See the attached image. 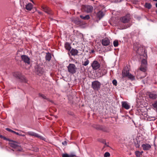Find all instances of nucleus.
Here are the masks:
<instances>
[{"mask_svg":"<svg viewBox=\"0 0 157 157\" xmlns=\"http://www.w3.org/2000/svg\"><path fill=\"white\" fill-rule=\"evenodd\" d=\"M134 48L136 51L137 53L140 55V59H142L140 70L143 72H145L147 69V63L146 60L147 58V54L145 53L144 49L139 47L138 45L137 47L136 45L135 46V45H134Z\"/></svg>","mask_w":157,"mask_h":157,"instance_id":"obj_1","label":"nucleus"},{"mask_svg":"<svg viewBox=\"0 0 157 157\" xmlns=\"http://www.w3.org/2000/svg\"><path fill=\"white\" fill-rule=\"evenodd\" d=\"M9 144L10 146L13 148H16L17 151H22L23 150L19 146V144L16 142L11 140Z\"/></svg>","mask_w":157,"mask_h":157,"instance_id":"obj_2","label":"nucleus"},{"mask_svg":"<svg viewBox=\"0 0 157 157\" xmlns=\"http://www.w3.org/2000/svg\"><path fill=\"white\" fill-rule=\"evenodd\" d=\"M35 71L36 73L39 75H41L45 72L43 65H37L36 67Z\"/></svg>","mask_w":157,"mask_h":157,"instance_id":"obj_3","label":"nucleus"},{"mask_svg":"<svg viewBox=\"0 0 157 157\" xmlns=\"http://www.w3.org/2000/svg\"><path fill=\"white\" fill-rule=\"evenodd\" d=\"M68 72L72 74H74L76 72L77 68L74 64L70 63L67 67Z\"/></svg>","mask_w":157,"mask_h":157,"instance_id":"obj_4","label":"nucleus"},{"mask_svg":"<svg viewBox=\"0 0 157 157\" xmlns=\"http://www.w3.org/2000/svg\"><path fill=\"white\" fill-rule=\"evenodd\" d=\"M101 84L98 81H94L92 83V87L93 90L96 91L99 90L100 88Z\"/></svg>","mask_w":157,"mask_h":157,"instance_id":"obj_5","label":"nucleus"},{"mask_svg":"<svg viewBox=\"0 0 157 157\" xmlns=\"http://www.w3.org/2000/svg\"><path fill=\"white\" fill-rule=\"evenodd\" d=\"M130 19V15L129 14H127L125 16L121 17L120 20L123 23H128Z\"/></svg>","mask_w":157,"mask_h":157,"instance_id":"obj_6","label":"nucleus"},{"mask_svg":"<svg viewBox=\"0 0 157 157\" xmlns=\"http://www.w3.org/2000/svg\"><path fill=\"white\" fill-rule=\"evenodd\" d=\"M91 66L92 69L94 70H96L98 69L100 67V63L97 60H94L91 64Z\"/></svg>","mask_w":157,"mask_h":157,"instance_id":"obj_7","label":"nucleus"},{"mask_svg":"<svg viewBox=\"0 0 157 157\" xmlns=\"http://www.w3.org/2000/svg\"><path fill=\"white\" fill-rule=\"evenodd\" d=\"M21 58L22 60L25 63L29 64L30 63V58L27 56L23 55L21 56Z\"/></svg>","mask_w":157,"mask_h":157,"instance_id":"obj_8","label":"nucleus"},{"mask_svg":"<svg viewBox=\"0 0 157 157\" xmlns=\"http://www.w3.org/2000/svg\"><path fill=\"white\" fill-rule=\"evenodd\" d=\"M147 94L150 99H155L157 98V94L154 92H147Z\"/></svg>","mask_w":157,"mask_h":157,"instance_id":"obj_9","label":"nucleus"},{"mask_svg":"<svg viewBox=\"0 0 157 157\" xmlns=\"http://www.w3.org/2000/svg\"><path fill=\"white\" fill-rule=\"evenodd\" d=\"M27 135H29L30 136H34L35 137L43 139V137L40 136L39 134L33 132H28L26 133Z\"/></svg>","mask_w":157,"mask_h":157,"instance_id":"obj_10","label":"nucleus"},{"mask_svg":"<svg viewBox=\"0 0 157 157\" xmlns=\"http://www.w3.org/2000/svg\"><path fill=\"white\" fill-rule=\"evenodd\" d=\"M129 73V69L128 67L127 66L125 67L122 72L123 77H124L127 76Z\"/></svg>","mask_w":157,"mask_h":157,"instance_id":"obj_11","label":"nucleus"},{"mask_svg":"<svg viewBox=\"0 0 157 157\" xmlns=\"http://www.w3.org/2000/svg\"><path fill=\"white\" fill-rule=\"evenodd\" d=\"M122 107L126 109H129L130 107V105L129 103L126 101H123L121 102Z\"/></svg>","mask_w":157,"mask_h":157,"instance_id":"obj_12","label":"nucleus"},{"mask_svg":"<svg viewBox=\"0 0 157 157\" xmlns=\"http://www.w3.org/2000/svg\"><path fill=\"white\" fill-rule=\"evenodd\" d=\"M141 146L144 151L149 150L151 147V145L147 143L142 144Z\"/></svg>","mask_w":157,"mask_h":157,"instance_id":"obj_13","label":"nucleus"},{"mask_svg":"<svg viewBox=\"0 0 157 157\" xmlns=\"http://www.w3.org/2000/svg\"><path fill=\"white\" fill-rule=\"evenodd\" d=\"M110 40L107 38H105L102 40V44L103 45L106 46L109 45L110 44Z\"/></svg>","mask_w":157,"mask_h":157,"instance_id":"obj_14","label":"nucleus"},{"mask_svg":"<svg viewBox=\"0 0 157 157\" xmlns=\"http://www.w3.org/2000/svg\"><path fill=\"white\" fill-rule=\"evenodd\" d=\"M93 10V7L91 6L88 5L85 6V10L87 13L92 12Z\"/></svg>","mask_w":157,"mask_h":157,"instance_id":"obj_15","label":"nucleus"},{"mask_svg":"<svg viewBox=\"0 0 157 157\" xmlns=\"http://www.w3.org/2000/svg\"><path fill=\"white\" fill-rule=\"evenodd\" d=\"M104 15V14L103 12L101 11H99L96 14V16L100 20L102 18Z\"/></svg>","mask_w":157,"mask_h":157,"instance_id":"obj_16","label":"nucleus"},{"mask_svg":"<svg viewBox=\"0 0 157 157\" xmlns=\"http://www.w3.org/2000/svg\"><path fill=\"white\" fill-rule=\"evenodd\" d=\"M71 20L72 22L76 24H78L81 22L80 21L78 18H71Z\"/></svg>","mask_w":157,"mask_h":157,"instance_id":"obj_17","label":"nucleus"},{"mask_svg":"<svg viewBox=\"0 0 157 157\" xmlns=\"http://www.w3.org/2000/svg\"><path fill=\"white\" fill-rule=\"evenodd\" d=\"M70 53H71V55L75 56L77 55L78 52L77 49L72 48L71 49L70 52Z\"/></svg>","mask_w":157,"mask_h":157,"instance_id":"obj_18","label":"nucleus"},{"mask_svg":"<svg viewBox=\"0 0 157 157\" xmlns=\"http://www.w3.org/2000/svg\"><path fill=\"white\" fill-rule=\"evenodd\" d=\"M6 129L8 131L13 132V133L19 136H25V135L24 134L22 135V134H20L18 132H15L14 131H13L11 129H10V128H6Z\"/></svg>","mask_w":157,"mask_h":157,"instance_id":"obj_19","label":"nucleus"},{"mask_svg":"<svg viewBox=\"0 0 157 157\" xmlns=\"http://www.w3.org/2000/svg\"><path fill=\"white\" fill-rule=\"evenodd\" d=\"M33 5L30 3H29L25 5L26 9L28 10H31L33 8Z\"/></svg>","mask_w":157,"mask_h":157,"instance_id":"obj_20","label":"nucleus"},{"mask_svg":"<svg viewBox=\"0 0 157 157\" xmlns=\"http://www.w3.org/2000/svg\"><path fill=\"white\" fill-rule=\"evenodd\" d=\"M64 47L65 49L68 51H70L71 48L70 44L68 42H66L65 44Z\"/></svg>","mask_w":157,"mask_h":157,"instance_id":"obj_21","label":"nucleus"},{"mask_svg":"<svg viewBox=\"0 0 157 157\" xmlns=\"http://www.w3.org/2000/svg\"><path fill=\"white\" fill-rule=\"evenodd\" d=\"M13 76L17 78H20L21 76V73L19 72H16L13 73Z\"/></svg>","mask_w":157,"mask_h":157,"instance_id":"obj_22","label":"nucleus"},{"mask_svg":"<svg viewBox=\"0 0 157 157\" xmlns=\"http://www.w3.org/2000/svg\"><path fill=\"white\" fill-rule=\"evenodd\" d=\"M43 9L46 13H47L48 14H50V9L47 6H44L43 7Z\"/></svg>","mask_w":157,"mask_h":157,"instance_id":"obj_23","label":"nucleus"},{"mask_svg":"<svg viewBox=\"0 0 157 157\" xmlns=\"http://www.w3.org/2000/svg\"><path fill=\"white\" fill-rule=\"evenodd\" d=\"M80 17L82 19L84 20H88L90 18V16L88 15H86L84 16L82 15H80Z\"/></svg>","mask_w":157,"mask_h":157,"instance_id":"obj_24","label":"nucleus"},{"mask_svg":"<svg viewBox=\"0 0 157 157\" xmlns=\"http://www.w3.org/2000/svg\"><path fill=\"white\" fill-rule=\"evenodd\" d=\"M51 58V54L49 53H47L45 56L46 59L49 61L50 60Z\"/></svg>","mask_w":157,"mask_h":157,"instance_id":"obj_25","label":"nucleus"},{"mask_svg":"<svg viewBox=\"0 0 157 157\" xmlns=\"http://www.w3.org/2000/svg\"><path fill=\"white\" fill-rule=\"evenodd\" d=\"M127 77H128L129 79L132 80H134L135 79L134 76L130 73Z\"/></svg>","mask_w":157,"mask_h":157,"instance_id":"obj_26","label":"nucleus"},{"mask_svg":"<svg viewBox=\"0 0 157 157\" xmlns=\"http://www.w3.org/2000/svg\"><path fill=\"white\" fill-rule=\"evenodd\" d=\"M101 75H104L107 73V70L106 68H103L101 69Z\"/></svg>","mask_w":157,"mask_h":157,"instance_id":"obj_27","label":"nucleus"},{"mask_svg":"<svg viewBox=\"0 0 157 157\" xmlns=\"http://www.w3.org/2000/svg\"><path fill=\"white\" fill-rule=\"evenodd\" d=\"M144 7L145 8H146L148 9H149L151 8V5L150 3H145V4L144 5Z\"/></svg>","mask_w":157,"mask_h":157,"instance_id":"obj_28","label":"nucleus"},{"mask_svg":"<svg viewBox=\"0 0 157 157\" xmlns=\"http://www.w3.org/2000/svg\"><path fill=\"white\" fill-rule=\"evenodd\" d=\"M89 63V60L87 59H86V60L84 62H82V64L84 66H86Z\"/></svg>","mask_w":157,"mask_h":157,"instance_id":"obj_29","label":"nucleus"},{"mask_svg":"<svg viewBox=\"0 0 157 157\" xmlns=\"http://www.w3.org/2000/svg\"><path fill=\"white\" fill-rule=\"evenodd\" d=\"M113 45L114 47H116L118 45V42L117 40H115L113 41Z\"/></svg>","mask_w":157,"mask_h":157,"instance_id":"obj_30","label":"nucleus"},{"mask_svg":"<svg viewBox=\"0 0 157 157\" xmlns=\"http://www.w3.org/2000/svg\"><path fill=\"white\" fill-rule=\"evenodd\" d=\"M110 2H113L117 3L120 2L123 0H109Z\"/></svg>","mask_w":157,"mask_h":157,"instance_id":"obj_31","label":"nucleus"},{"mask_svg":"<svg viewBox=\"0 0 157 157\" xmlns=\"http://www.w3.org/2000/svg\"><path fill=\"white\" fill-rule=\"evenodd\" d=\"M130 26V24H128L126 25H124V26L122 27L121 29H127V28L129 27Z\"/></svg>","mask_w":157,"mask_h":157,"instance_id":"obj_32","label":"nucleus"},{"mask_svg":"<svg viewBox=\"0 0 157 157\" xmlns=\"http://www.w3.org/2000/svg\"><path fill=\"white\" fill-rule=\"evenodd\" d=\"M110 156V153L108 152H106L104 155V157H108Z\"/></svg>","mask_w":157,"mask_h":157,"instance_id":"obj_33","label":"nucleus"},{"mask_svg":"<svg viewBox=\"0 0 157 157\" xmlns=\"http://www.w3.org/2000/svg\"><path fill=\"white\" fill-rule=\"evenodd\" d=\"M135 154L137 157L140 156L141 154L140 152L139 151H137L135 152Z\"/></svg>","mask_w":157,"mask_h":157,"instance_id":"obj_34","label":"nucleus"},{"mask_svg":"<svg viewBox=\"0 0 157 157\" xmlns=\"http://www.w3.org/2000/svg\"><path fill=\"white\" fill-rule=\"evenodd\" d=\"M112 83L114 85L116 86L117 83V81L116 80H113L112 81Z\"/></svg>","mask_w":157,"mask_h":157,"instance_id":"obj_35","label":"nucleus"},{"mask_svg":"<svg viewBox=\"0 0 157 157\" xmlns=\"http://www.w3.org/2000/svg\"><path fill=\"white\" fill-rule=\"evenodd\" d=\"M62 156L63 157H69L70 155L67 154H63Z\"/></svg>","mask_w":157,"mask_h":157,"instance_id":"obj_36","label":"nucleus"},{"mask_svg":"<svg viewBox=\"0 0 157 157\" xmlns=\"http://www.w3.org/2000/svg\"><path fill=\"white\" fill-rule=\"evenodd\" d=\"M39 96L40 97H41L42 98H45V97L43 94H39Z\"/></svg>","mask_w":157,"mask_h":157,"instance_id":"obj_37","label":"nucleus"},{"mask_svg":"<svg viewBox=\"0 0 157 157\" xmlns=\"http://www.w3.org/2000/svg\"><path fill=\"white\" fill-rule=\"evenodd\" d=\"M154 107L157 109V101L155 102L153 105Z\"/></svg>","mask_w":157,"mask_h":157,"instance_id":"obj_38","label":"nucleus"},{"mask_svg":"<svg viewBox=\"0 0 157 157\" xmlns=\"http://www.w3.org/2000/svg\"><path fill=\"white\" fill-rule=\"evenodd\" d=\"M4 140H8V141H10L11 140L8 139H7V138H6V137H4V136H3V137L2 138Z\"/></svg>","mask_w":157,"mask_h":157,"instance_id":"obj_39","label":"nucleus"},{"mask_svg":"<svg viewBox=\"0 0 157 157\" xmlns=\"http://www.w3.org/2000/svg\"><path fill=\"white\" fill-rule=\"evenodd\" d=\"M75 154L74 153H72L70 155V156H72V157H73L74 156H75Z\"/></svg>","mask_w":157,"mask_h":157,"instance_id":"obj_40","label":"nucleus"},{"mask_svg":"<svg viewBox=\"0 0 157 157\" xmlns=\"http://www.w3.org/2000/svg\"><path fill=\"white\" fill-rule=\"evenodd\" d=\"M62 144L64 145H67V142L66 141H65L64 142H62Z\"/></svg>","mask_w":157,"mask_h":157,"instance_id":"obj_41","label":"nucleus"},{"mask_svg":"<svg viewBox=\"0 0 157 157\" xmlns=\"http://www.w3.org/2000/svg\"><path fill=\"white\" fill-rule=\"evenodd\" d=\"M154 145L155 147H156V145L155 144V141H154Z\"/></svg>","mask_w":157,"mask_h":157,"instance_id":"obj_42","label":"nucleus"},{"mask_svg":"<svg viewBox=\"0 0 157 157\" xmlns=\"http://www.w3.org/2000/svg\"><path fill=\"white\" fill-rule=\"evenodd\" d=\"M3 137V136L2 135H1L0 134V138H2Z\"/></svg>","mask_w":157,"mask_h":157,"instance_id":"obj_43","label":"nucleus"},{"mask_svg":"<svg viewBox=\"0 0 157 157\" xmlns=\"http://www.w3.org/2000/svg\"><path fill=\"white\" fill-rule=\"evenodd\" d=\"M155 6L157 8V3H155Z\"/></svg>","mask_w":157,"mask_h":157,"instance_id":"obj_44","label":"nucleus"},{"mask_svg":"<svg viewBox=\"0 0 157 157\" xmlns=\"http://www.w3.org/2000/svg\"><path fill=\"white\" fill-rule=\"evenodd\" d=\"M91 52H94V50H92L91 51Z\"/></svg>","mask_w":157,"mask_h":157,"instance_id":"obj_45","label":"nucleus"},{"mask_svg":"<svg viewBox=\"0 0 157 157\" xmlns=\"http://www.w3.org/2000/svg\"><path fill=\"white\" fill-rule=\"evenodd\" d=\"M154 1H157V0H153Z\"/></svg>","mask_w":157,"mask_h":157,"instance_id":"obj_46","label":"nucleus"},{"mask_svg":"<svg viewBox=\"0 0 157 157\" xmlns=\"http://www.w3.org/2000/svg\"><path fill=\"white\" fill-rule=\"evenodd\" d=\"M38 13H40V14L41 13L40 12H38Z\"/></svg>","mask_w":157,"mask_h":157,"instance_id":"obj_47","label":"nucleus"},{"mask_svg":"<svg viewBox=\"0 0 157 157\" xmlns=\"http://www.w3.org/2000/svg\"><path fill=\"white\" fill-rule=\"evenodd\" d=\"M56 117V118H57V116H56V117Z\"/></svg>","mask_w":157,"mask_h":157,"instance_id":"obj_48","label":"nucleus"},{"mask_svg":"<svg viewBox=\"0 0 157 157\" xmlns=\"http://www.w3.org/2000/svg\"><path fill=\"white\" fill-rule=\"evenodd\" d=\"M105 145H106L107 146H107V145L106 144H105Z\"/></svg>","mask_w":157,"mask_h":157,"instance_id":"obj_49","label":"nucleus"}]
</instances>
